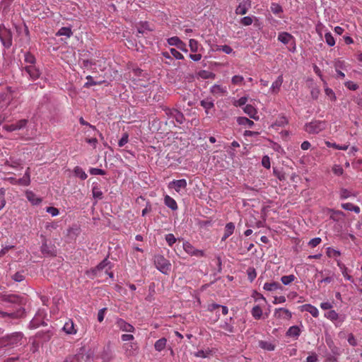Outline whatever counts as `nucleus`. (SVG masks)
I'll return each instance as SVG.
<instances>
[{"label": "nucleus", "instance_id": "obj_1", "mask_svg": "<svg viewBox=\"0 0 362 362\" xmlns=\"http://www.w3.org/2000/svg\"><path fill=\"white\" fill-rule=\"evenodd\" d=\"M0 301L7 302L20 305L16 312L7 313L0 310V317L18 319L25 315V309L22 307L25 304V298L16 294H0Z\"/></svg>", "mask_w": 362, "mask_h": 362}, {"label": "nucleus", "instance_id": "obj_2", "mask_svg": "<svg viewBox=\"0 0 362 362\" xmlns=\"http://www.w3.org/2000/svg\"><path fill=\"white\" fill-rule=\"evenodd\" d=\"M23 337V334L21 332H13L4 336L6 346L15 347L21 345Z\"/></svg>", "mask_w": 362, "mask_h": 362}, {"label": "nucleus", "instance_id": "obj_3", "mask_svg": "<svg viewBox=\"0 0 362 362\" xmlns=\"http://www.w3.org/2000/svg\"><path fill=\"white\" fill-rule=\"evenodd\" d=\"M154 264L156 267L164 274H168L170 271L171 264L170 261L161 255H155Z\"/></svg>", "mask_w": 362, "mask_h": 362}, {"label": "nucleus", "instance_id": "obj_4", "mask_svg": "<svg viewBox=\"0 0 362 362\" xmlns=\"http://www.w3.org/2000/svg\"><path fill=\"white\" fill-rule=\"evenodd\" d=\"M326 128L325 121L314 120L305 125V130L309 134H318Z\"/></svg>", "mask_w": 362, "mask_h": 362}, {"label": "nucleus", "instance_id": "obj_5", "mask_svg": "<svg viewBox=\"0 0 362 362\" xmlns=\"http://www.w3.org/2000/svg\"><path fill=\"white\" fill-rule=\"evenodd\" d=\"M12 33L11 30L6 28L4 25H0V40L6 49H8L12 45Z\"/></svg>", "mask_w": 362, "mask_h": 362}, {"label": "nucleus", "instance_id": "obj_6", "mask_svg": "<svg viewBox=\"0 0 362 362\" xmlns=\"http://www.w3.org/2000/svg\"><path fill=\"white\" fill-rule=\"evenodd\" d=\"M28 123V120L26 119H21L16 121L15 123L11 124H4L3 126V129L11 132L13 131H18L24 129L27 127Z\"/></svg>", "mask_w": 362, "mask_h": 362}, {"label": "nucleus", "instance_id": "obj_7", "mask_svg": "<svg viewBox=\"0 0 362 362\" xmlns=\"http://www.w3.org/2000/svg\"><path fill=\"white\" fill-rule=\"evenodd\" d=\"M182 247L184 250L191 256L201 257L205 255L204 250L196 249L190 243L187 241L183 243Z\"/></svg>", "mask_w": 362, "mask_h": 362}, {"label": "nucleus", "instance_id": "obj_8", "mask_svg": "<svg viewBox=\"0 0 362 362\" xmlns=\"http://www.w3.org/2000/svg\"><path fill=\"white\" fill-rule=\"evenodd\" d=\"M23 70H24L29 75L30 78L33 81L39 78L41 74L39 69L37 68L35 64L27 65L23 67Z\"/></svg>", "mask_w": 362, "mask_h": 362}, {"label": "nucleus", "instance_id": "obj_9", "mask_svg": "<svg viewBox=\"0 0 362 362\" xmlns=\"http://www.w3.org/2000/svg\"><path fill=\"white\" fill-rule=\"evenodd\" d=\"M109 264H110V262L108 260L107 257H106L101 262H100L95 267L92 268L90 271H88L87 274L88 275L95 276H97L99 272L103 271Z\"/></svg>", "mask_w": 362, "mask_h": 362}, {"label": "nucleus", "instance_id": "obj_10", "mask_svg": "<svg viewBox=\"0 0 362 362\" xmlns=\"http://www.w3.org/2000/svg\"><path fill=\"white\" fill-rule=\"evenodd\" d=\"M251 7L250 0H242L235 8V13L238 15H245Z\"/></svg>", "mask_w": 362, "mask_h": 362}, {"label": "nucleus", "instance_id": "obj_11", "mask_svg": "<svg viewBox=\"0 0 362 362\" xmlns=\"http://www.w3.org/2000/svg\"><path fill=\"white\" fill-rule=\"evenodd\" d=\"M116 325L121 330L127 332H134L135 329L133 325L127 322L122 318L117 320Z\"/></svg>", "mask_w": 362, "mask_h": 362}, {"label": "nucleus", "instance_id": "obj_12", "mask_svg": "<svg viewBox=\"0 0 362 362\" xmlns=\"http://www.w3.org/2000/svg\"><path fill=\"white\" fill-rule=\"evenodd\" d=\"M325 316L332 322L339 320V322L341 323H342L346 319L345 315L339 316V314L334 310L328 311L327 313H325Z\"/></svg>", "mask_w": 362, "mask_h": 362}, {"label": "nucleus", "instance_id": "obj_13", "mask_svg": "<svg viewBox=\"0 0 362 362\" xmlns=\"http://www.w3.org/2000/svg\"><path fill=\"white\" fill-rule=\"evenodd\" d=\"M274 316L276 318L290 319L292 317V313L288 309L281 308L275 309Z\"/></svg>", "mask_w": 362, "mask_h": 362}, {"label": "nucleus", "instance_id": "obj_14", "mask_svg": "<svg viewBox=\"0 0 362 362\" xmlns=\"http://www.w3.org/2000/svg\"><path fill=\"white\" fill-rule=\"evenodd\" d=\"M243 110L250 118L257 121L259 119V116L257 115V110L252 105H247Z\"/></svg>", "mask_w": 362, "mask_h": 362}, {"label": "nucleus", "instance_id": "obj_15", "mask_svg": "<svg viewBox=\"0 0 362 362\" xmlns=\"http://www.w3.org/2000/svg\"><path fill=\"white\" fill-rule=\"evenodd\" d=\"M63 330L67 334H75L77 332V329L75 328L74 323L72 320L69 319L67 322H65Z\"/></svg>", "mask_w": 362, "mask_h": 362}, {"label": "nucleus", "instance_id": "obj_16", "mask_svg": "<svg viewBox=\"0 0 362 362\" xmlns=\"http://www.w3.org/2000/svg\"><path fill=\"white\" fill-rule=\"evenodd\" d=\"M300 332L301 331L299 327L297 325H293L288 328L286 333V336L297 339L300 335Z\"/></svg>", "mask_w": 362, "mask_h": 362}, {"label": "nucleus", "instance_id": "obj_17", "mask_svg": "<svg viewBox=\"0 0 362 362\" xmlns=\"http://www.w3.org/2000/svg\"><path fill=\"white\" fill-rule=\"evenodd\" d=\"M284 79L282 75H280L277 77L276 81L273 82L271 86V90L273 93H279L280 88L283 83Z\"/></svg>", "mask_w": 362, "mask_h": 362}, {"label": "nucleus", "instance_id": "obj_18", "mask_svg": "<svg viewBox=\"0 0 362 362\" xmlns=\"http://www.w3.org/2000/svg\"><path fill=\"white\" fill-rule=\"evenodd\" d=\"M73 35L71 27H62L57 33V36H65L66 39L69 38Z\"/></svg>", "mask_w": 362, "mask_h": 362}, {"label": "nucleus", "instance_id": "obj_19", "mask_svg": "<svg viewBox=\"0 0 362 362\" xmlns=\"http://www.w3.org/2000/svg\"><path fill=\"white\" fill-rule=\"evenodd\" d=\"M263 288L267 291H273L278 289H282V286L276 281L265 283Z\"/></svg>", "mask_w": 362, "mask_h": 362}, {"label": "nucleus", "instance_id": "obj_20", "mask_svg": "<svg viewBox=\"0 0 362 362\" xmlns=\"http://www.w3.org/2000/svg\"><path fill=\"white\" fill-rule=\"evenodd\" d=\"M164 202L165 204L172 210H176L177 209V204L175 200L169 195L165 196Z\"/></svg>", "mask_w": 362, "mask_h": 362}, {"label": "nucleus", "instance_id": "obj_21", "mask_svg": "<svg viewBox=\"0 0 362 362\" xmlns=\"http://www.w3.org/2000/svg\"><path fill=\"white\" fill-rule=\"evenodd\" d=\"M26 197L28 201L34 205L39 204L42 202V199L37 197L36 194L31 191L26 192Z\"/></svg>", "mask_w": 362, "mask_h": 362}, {"label": "nucleus", "instance_id": "obj_22", "mask_svg": "<svg viewBox=\"0 0 362 362\" xmlns=\"http://www.w3.org/2000/svg\"><path fill=\"white\" fill-rule=\"evenodd\" d=\"M93 197L97 199H102L103 198V194L100 187L98 184H93L92 187Z\"/></svg>", "mask_w": 362, "mask_h": 362}, {"label": "nucleus", "instance_id": "obj_23", "mask_svg": "<svg viewBox=\"0 0 362 362\" xmlns=\"http://www.w3.org/2000/svg\"><path fill=\"white\" fill-rule=\"evenodd\" d=\"M200 105L205 109L206 114H209V110L214 107V101L209 98L201 100Z\"/></svg>", "mask_w": 362, "mask_h": 362}, {"label": "nucleus", "instance_id": "obj_24", "mask_svg": "<svg viewBox=\"0 0 362 362\" xmlns=\"http://www.w3.org/2000/svg\"><path fill=\"white\" fill-rule=\"evenodd\" d=\"M337 265L338 267H339V269H341V272L344 276V277L347 279L348 281H350L351 282L354 281V279L352 277V276L349 275L347 272V267L345 266V264H344L343 263H341L340 261H338L337 262Z\"/></svg>", "mask_w": 362, "mask_h": 362}, {"label": "nucleus", "instance_id": "obj_25", "mask_svg": "<svg viewBox=\"0 0 362 362\" xmlns=\"http://www.w3.org/2000/svg\"><path fill=\"white\" fill-rule=\"evenodd\" d=\"M303 310L310 313L313 317H317L319 315V311L317 308L310 304H305L303 305Z\"/></svg>", "mask_w": 362, "mask_h": 362}, {"label": "nucleus", "instance_id": "obj_26", "mask_svg": "<svg viewBox=\"0 0 362 362\" xmlns=\"http://www.w3.org/2000/svg\"><path fill=\"white\" fill-rule=\"evenodd\" d=\"M292 38L293 36L286 32L280 33L278 35V40L284 45H287Z\"/></svg>", "mask_w": 362, "mask_h": 362}, {"label": "nucleus", "instance_id": "obj_27", "mask_svg": "<svg viewBox=\"0 0 362 362\" xmlns=\"http://www.w3.org/2000/svg\"><path fill=\"white\" fill-rule=\"evenodd\" d=\"M172 184L174 185L176 192H180V189H185L187 187V181L185 179L173 180Z\"/></svg>", "mask_w": 362, "mask_h": 362}, {"label": "nucleus", "instance_id": "obj_28", "mask_svg": "<svg viewBox=\"0 0 362 362\" xmlns=\"http://www.w3.org/2000/svg\"><path fill=\"white\" fill-rule=\"evenodd\" d=\"M166 344L167 339L165 337H163L155 342L154 348L157 351L160 352L165 348Z\"/></svg>", "mask_w": 362, "mask_h": 362}, {"label": "nucleus", "instance_id": "obj_29", "mask_svg": "<svg viewBox=\"0 0 362 362\" xmlns=\"http://www.w3.org/2000/svg\"><path fill=\"white\" fill-rule=\"evenodd\" d=\"M146 30L151 31L153 29L150 27L148 22H141L137 27L138 33L144 34Z\"/></svg>", "mask_w": 362, "mask_h": 362}, {"label": "nucleus", "instance_id": "obj_30", "mask_svg": "<svg viewBox=\"0 0 362 362\" xmlns=\"http://www.w3.org/2000/svg\"><path fill=\"white\" fill-rule=\"evenodd\" d=\"M237 122L240 125L248 126L249 127H252L255 124L253 121L245 117H238Z\"/></svg>", "mask_w": 362, "mask_h": 362}, {"label": "nucleus", "instance_id": "obj_31", "mask_svg": "<svg viewBox=\"0 0 362 362\" xmlns=\"http://www.w3.org/2000/svg\"><path fill=\"white\" fill-rule=\"evenodd\" d=\"M259 346L267 351H274L275 349V345L267 341H259Z\"/></svg>", "mask_w": 362, "mask_h": 362}, {"label": "nucleus", "instance_id": "obj_32", "mask_svg": "<svg viewBox=\"0 0 362 362\" xmlns=\"http://www.w3.org/2000/svg\"><path fill=\"white\" fill-rule=\"evenodd\" d=\"M24 62L28 65L35 64L36 59L35 57L30 53V52H26L24 53Z\"/></svg>", "mask_w": 362, "mask_h": 362}, {"label": "nucleus", "instance_id": "obj_33", "mask_svg": "<svg viewBox=\"0 0 362 362\" xmlns=\"http://www.w3.org/2000/svg\"><path fill=\"white\" fill-rule=\"evenodd\" d=\"M251 313L255 319L259 320L262 315V310L259 305H255L252 308Z\"/></svg>", "mask_w": 362, "mask_h": 362}, {"label": "nucleus", "instance_id": "obj_34", "mask_svg": "<svg viewBox=\"0 0 362 362\" xmlns=\"http://www.w3.org/2000/svg\"><path fill=\"white\" fill-rule=\"evenodd\" d=\"M74 175L76 176V177H78L79 178H81L82 180H84L87 178V175L86 173H85V171L79 166H76L74 168Z\"/></svg>", "mask_w": 362, "mask_h": 362}, {"label": "nucleus", "instance_id": "obj_35", "mask_svg": "<svg viewBox=\"0 0 362 362\" xmlns=\"http://www.w3.org/2000/svg\"><path fill=\"white\" fill-rule=\"evenodd\" d=\"M270 9H271V11L276 15H279V14L283 13L282 6L277 3H274V2L272 3Z\"/></svg>", "mask_w": 362, "mask_h": 362}, {"label": "nucleus", "instance_id": "obj_36", "mask_svg": "<svg viewBox=\"0 0 362 362\" xmlns=\"http://www.w3.org/2000/svg\"><path fill=\"white\" fill-rule=\"evenodd\" d=\"M41 252L43 254L48 255H54V250L52 247H49L46 242L43 243L41 246Z\"/></svg>", "mask_w": 362, "mask_h": 362}, {"label": "nucleus", "instance_id": "obj_37", "mask_svg": "<svg viewBox=\"0 0 362 362\" xmlns=\"http://www.w3.org/2000/svg\"><path fill=\"white\" fill-rule=\"evenodd\" d=\"M199 77L203 79L214 78L215 74L211 71L202 70L198 73Z\"/></svg>", "mask_w": 362, "mask_h": 362}, {"label": "nucleus", "instance_id": "obj_38", "mask_svg": "<svg viewBox=\"0 0 362 362\" xmlns=\"http://www.w3.org/2000/svg\"><path fill=\"white\" fill-rule=\"evenodd\" d=\"M296 279V276L293 274H290L288 276H283L281 278V281L285 286L289 285Z\"/></svg>", "mask_w": 362, "mask_h": 362}, {"label": "nucleus", "instance_id": "obj_39", "mask_svg": "<svg viewBox=\"0 0 362 362\" xmlns=\"http://www.w3.org/2000/svg\"><path fill=\"white\" fill-rule=\"evenodd\" d=\"M247 279L250 282H252L257 276V272L254 267H249L247 269Z\"/></svg>", "mask_w": 362, "mask_h": 362}, {"label": "nucleus", "instance_id": "obj_40", "mask_svg": "<svg viewBox=\"0 0 362 362\" xmlns=\"http://www.w3.org/2000/svg\"><path fill=\"white\" fill-rule=\"evenodd\" d=\"M86 80L87 82L84 84V87L86 88H89L95 85H100L102 83V81H95L93 78L90 75L86 76Z\"/></svg>", "mask_w": 362, "mask_h": 362}, {"label": "nucleus", "instance_id": "obj_41", "mask_svg": "<svg viewBox=\"0 0 362 362\" xmlns=\"http://www.w3.org/2000/svg\"><path fill=\"white\" fill-rule=\"evenodd\" d=\"M81 358H83L82 354H78L74 356H69L66 357L63 362H80Z\"/></svg>", "mask_w": 362, "mask_h": 362}, {"label": "nucleus", "instance_id": "obj_42", "mask_svg": "<svg viewBox=\"0 0 362 362\" xmlns=\"http://www.w3.org/2000/svg\"><path fill=\"white\" fill-rule=\"evenodd\" d=\"M234 230H235L234 223L232 222H229V223H226V225L224 233L228 236H230L233 233Z\"/></svg>", "mask_w": 362, "mask_h": 362}, {"label": "nucleus", "instance_id": "obj_43", "mask_svg": "<svg viewBox=\"0 0 362 362\" xmlns=\"http://www.w3.org/2000/svg\"><path fill=\"white\" fill-rule=\"evenodd\" d=\"M30 184V178L28 177V175H24L22 178L17 180V185L23 186H28Z\"/></svg>", "mask_w": 362, "mask_h": 362}, {"label": "nucleus", "instance_id": "obj_44", "mask_svg": "<svg viewBox=\"0 0 362 362\" xmlns=\"http://www.w3.org/2000/svg\"><path fill=\"white\" fill-rule=\"evenodd\" d=\"M52 335V334L49 331L47 332H39L37 334V337L42 339L45 341H49L51 339Z\"/></svg>", "mask_w": 362, "mask_h": 362}, {"label": "nucleus", "instance_id": "obj_45", "mask_svg": "<svg viewBox=\"0 0 362 362\" xmlns=\"http://www.w3.org/2000/svg\"><path fill=\"white\" fill-rule=\"evenodd\" d=\"M174 119L176 120L177 123L180 124H183L184 121L185 120V116L182 112L177 110L175 114H174Z\"/></svg>", "mask_w": 362, "mask_h": 362}, {"label": "nucleus", "instance_id": "obj_46", "mask_svg": "<svg viewBox=\"0 0 362 362\" xmlns=\"http://www.w3.org/2000/svg\"><path fill=\"white\" fill-rule=\"evenodd\" d=\"M168 42L170 45H175L179 47L182 45V40L178 37H173L168 40Z\"/></svg>", "mask_w": 362, "mask_h": 362}, {"label": "nucleus", "instance_id": "obj_47", "mask_svg": "<svg viewBox=\"0 0 362 362\" xmlns=\"http://www.w3.org/2000/svg\"><path fill=\"white\" fill-rule=\"evenodd\" d=\"M339 194H340V199H347V198L350 197L351 196L355 197V194H351V192H349L347 189H344V188L341 189V190L339 192Z\"/></svg>", "mask_w": 362, "mask_h": 362}, {"label": "nucleus", "instance_id": "obj_48", "mask_svg": "<svg viewBox=\"0 0 362 362\" xmlns=\"http://www.w3.org/2000/svg\"><path fill=\"white\" fill-rule=\"evenodd\" d=\"M325 41H326L327 44L329 46L332 47L334 45L335 40H334V38L333 37L332 35L330 33H325Z\"/></svg>", "mask_w": 362, "mask_h": 362}, {"label": "nucleus", "instance_id": "obj_49", "mask_svg": "<svg viewBox=\"0 0 362 362\" xmlns=\"http://www.w3.org/2000/svg\"><path fill=\"white\" fill-rule=\"evenodd\" d=\"M325 93L326 95L328 96L332 101L337 100L336 95L332 88L326 87L325 88Z\"/></svg>", "mask_w": 362, "mask_h": 362}, {"label": "nucleus", "instance_id": "obj_50", "mask_svg": "<svg viewBox=\"0 0 362 362\" xmlns=\"http://www.w3.org/2000/svg\"><path fill=\"white\" fill-rule=\"evenodd\" d=\"M162 109H163V112H165V114L168 117H173V118H174V114H175V112L177 111V109H174V108L171 109L168 107H163Z\"/></svg>", "mask_w": 362, "mask_h": 362}, {"label": "nucleus", "instance_id": "obj_51", "mask_svg": "<svg viewBox=\"0 0 362 362\" xmlns=\"http://www.w3.org/2000/svg\"><path fill=\"white\" fill-rule=\"evenodd\" d=\"M211 353V351L208 349L207 351L199 350L194 354V356L200 358H206L209 354Z\"/></svg>", "mask_w": 362, "mask_h": 362}, {"label": "nucleus", "instance_id": "obj_52", "mask_svg": "<svg viewBox=\"0 0 362 362\" xmlns=\"http://www.w3.org/2000/svg\"><path fill=\"white\" fill-rule=\"evenodd\" d=\"M165 240H166L168 245L170 247H172L173 245V244L176 242V238H175L173 234L168 233L165 235Z\"/></svg>", "mask_w": 362, "mask_h": 362}, {"label": "nucleus", "instance_id": "obj_53", "mask_svg": "<svg viewBox=\"0 0 362 362\" xmlns=\"http://www.w3.org/2000/svg\"><path fill=\"white\" fill-rule=\"evenodd\" d=\"M89 173L93 175H104L106 174V172L104 170L100 169V168H91L89 170Z\"/></svg>", "mask_w": 362, "mask_h": 362}, {"label": "nucleus", "instance_id": "obj_54", "mask_svg": "<svg viewBox=\"0 0 362 362\" xmlns=\"http://www.w3.org/2000/svg\"><path fill=\"white\" fill-rule=\"evenodd\" d=\"M189 47L192 52H197L198 50V42L194 39L189 40Z\"/></svg>", "mask_w": 362, "mask_h": 362}, {"label": "nucleus", "instance_id": "obj_55", "mask_svg": "<svg viewBox=\"0 0 362 362\" xmlns=\"http://www.w3.org/2000/svg\"><path fill=\"white\" fill-rule=\"evenodd\" d=\"M341 255L340 252L338 250H336L333 248L328 247L327 249V255L329 257H338Z\"/></svg>", "mask_w": 362, "mask_h": 362}, {"label": "nucleus", "instance_id": "obj_56", "mask_svg": "<svg viewBox=\"0 0 362 362\" xmlns=\"http://www.w3.org/2000/svg\"><path fill=\"white\" fill-rule=\"evenodd\" d=\"M170 52L172 56H173L177 59H184V56L176 49L171 48L170 49Z\"/></svg>", "mask_w": 362, "mask_h": 362}, {"label": "nucleus", "instance_id": "obj_57", "mask_svg": "<svg viewBox=\"0 0 362 362\" xmlns=\"http://www.w3.org/2000/svg\"><path fill=\"white\" fill-rule=\"evenodd\" d=\"M128 140H129L128 134L127 133L123 134L122 138L118 141V146L119 147L124 146L128 142Z\"/></svg>", "mask_w": 362, "mask_h": 362}, {"label": "nucleus", "instance_id": "obj_58", "mask_svg": "<svg viewBox=\"0 0 362 362\" xmlns=\"http://www.w3.org/2000/svg\"><path fill=\"white\" fill-rule=\"evenodd\" d=\"M252 22V18L250 16H245L240 20V23L245 26L250 25Z\"/></svg>", "mask_w": 362, "mask_h": 362}, {"label": "nucleus", "instance_id": "obj_59", "mask_svg": "<svg viewBox=\"0 0 362 362\" xmlns=\"http://www.w3.org/2000/svg\"><path fill=\"white\" fill-rule=\"evenodd\" d=\"M244 78L242 76L240 75H235L233 76L231 81L233 84L235 85H240L243 81Z\"/></svg>", "mask_w": 362, "mask_h": 362}, {"label": "nucleus", "instance_id": "obj_60", "mask_svg": "<svg viewBox=\"0 0 362 362\" xmlns=\"http://www.w3.org/2000/svg\"><path fill=\"white\" fill-rule=\"evenodd\" d=\"M221 327L229 333H233L234 332L233 326L228 322H225Z\"/></svg>", "mask_w": 362, "mask_h": 362}, {"label": "nucleus", "instance_id": "obj_61", "mask_svg": "<svg viewBox=\"0 0 362 362\" xmlns=\"http://www.w3.org/2000/svg\"><path fill=\"white\" fill-rule=\"evenodd\" d=\"M321 241L322 239L320 238H314L309 241L308 245L311 247H315L317 246L321 243Z\"/></svg>", "mask_w": 362, "mask_h": 362}, {"label": "nucleus", "instance_id": "obj_62", "mask_svg": "<svg viewBox=\"0 0 362 362\" xmlns=\"http://www.w3.org/2000/svg\"><path fill=\"white\" fill-rule=\"evenodd\" d=\"M262 165L267 169H269L271 167L270 159L268 156H264L262 159Z\"/></svg>", "mask_w": 362, "mask_h": 362}, {"label": "nucleus", "instance_id": "obj_63", "mask_svg": "<svg viewBox=\"0 0 362 362\" xmlns=\"http://www.w3.org/2000/svg\"><path fill=\"white\" fill-rule=\"evenodd\" d=\"M46 211L50 214L52 216H56L59 214V209L54 206L47 207Z\"/></svg>", "mask_w": 362, "mask_h": 362}, {"label": "nucleus", "instance_id": "obj_64", "mask_svg": "<svg viewBox=\"0 0 362 362\" xmlns=\"http://www.w3.org/2000/svg\"><path fill=\"white\" fill-rule=\"evenodd\" d=\"M318 358L316 353L313 352L310 356L306 358L305 362H317Z\"/></svg>", "mask_w": 362, "mask_h": 362}]
</instances>
